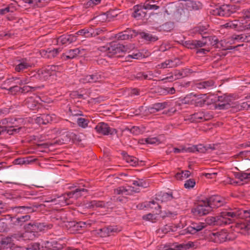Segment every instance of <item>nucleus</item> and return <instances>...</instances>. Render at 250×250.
I'll return each mask as SVG.
<instances>
[{"instance_id":"obj_27","label":"nucleus","mask_w":250,"mask_h":250,"mask_svg":"<svg viewBox=\"0 0 250 250\" xmlns=\"http://www.w3.org/2000/svg\"><path fill=\"white\" fill-rule=\"evenodd\" d=\"M37 237V233L35 231L26 229V231L22 234L20 237H19L18 240H20L21 239H22L23 240H33Z\"/></svg>"},{"instance_id":"obj_25","label":"nucleus","mask_w":250,"mask_h":250,"mask_svg":"<svg viewBox=\"0 0 250 250\" xmlns=\"http://www.w3.org/2000/svg\"><path fill=\"white\" fill-rule=\"evenodd\" d=\"M42 250H60L61 249V246L58 244L55 241L51 242L46 241L44 244V246H42V248H44Z\"/></svg>"},{"instance_id":"obj_42","label":"nucleus","mask_w":250,"mask_h":250,"mask_svg":"<svg viewBox=\"0 0 250 250\" xmlns=\"http://www.w3.org/2000/svg\"><path fill=\"white\" fill-rule=\"evenodd\" d=\"M42 248L39 243H32L26 248L20 247L19 250H40Z\"/></svg>"},{"instance_id":"obj_10","label":"nucleus","mask_w":250,"mask_h":250,"mask_svg":"<svg viewBox=\"0 0 250 250\" xmlns=\"http://www.w3.org/2000/svg\"><path fill=\"white\" fill-rule=\"evenodd\" d=\"M85 49L75 48L70 49L62 55V59L64 61H67L69 59H73L78 56H83L85 55Z\"/></svg>"},{"instance_id":"obj_55","label":"nucleus","mask_w":250,"mask_h":250,"mask_svg":"<svg viewBox=\"0 0 250 250\" xmlns=\"http://www.w3.org/2000/svg\"><path fill=\"white\" fill-rule=\"evenodd\" d=\"M33 6L36 7H42L45 5V0H33Z\"/></svg>"},{"instance_id":"obj_26","label":"nucleus","mask_w":250,"mask_h":250,"mask_svg":"<svg viewBox=\"0 0 250 250\" xmlns=\"http://www.w3.org/2000/svg\"><path fill=\"white\" fill-rule=\"evenodd\" d=\"M14 237L17 238V236H7L3 237L1 236V249L3 248H11L13 245V239L12 238Z\"/></svg>"},{"instance_id":"obj_35","label":"nucleus","mask_w":250,"mask_h":250,"mask_svg":"<svg viewBox=\"0 0 250 250\" xmlns=\"http://www.w3.org/2000/svg\"><path fill=\"white\" fill-rule=\"evenodd\" d=\"M24 104L27 108L31 110H35L38 108L37 102L32 97L26 99Z\"/></svg>"},{"instance_id":"obj_57","label":"nucleus","mask_w":250,"mask_h":250,"mask_svg":"<svg viewBox=\"0 0 250 250\" xmlns=\"http://www.w3.org/2000/svg\"><path fill=\"white\" fill-rule=\"evenodd\" d=\"M60 50L58 48L50 50L48 49V54L47 56L48 58H52L56 57L59 53Z\"/></svg>"},{"instance_id":"obj_7","label":"nucleus","mask_w":250,"mask_h":250,"mask_svg":"<svg viewBox=\"0 0 250 250\" xmlns=\"http://www.w3.org/2000/svg\"><path fill=\"white\" fill-rule=\"evenodd\" d=\"M181 44L188 49H196V48H201L205 46L208 42L206 41L200 40H188L182 41Z\"/></svg>"},{"instance_id":"obj_13","label":"nucleus","mask_w":250,"mask_h":250,"mask_svg":"<svg viewBox=\"0 0 250 250\" xmlns=\"http://www.w3.org/2000/svg\"><path fill=\"white\" fill-rule=\"evenodd\" d=\"M235 230L244 234H250V220L239 221L234 223Z\"/></svg>"},{"instance_id":"obj_44","label":"nucleus","mask_w":250,"mask_h":250,"mask_svg":"<svg viewBox=\"0 0 250 250\" xmlns=\"http://www.w3.org/2000/svg\"><path fill=\"white\" fill-rule=\"evenodd\" d=\"M16 10V8L13 4L8 5L6 7L0 9V14L4 15L7 13H13Z\"/></svg>"},{"instance_id":"obj_48","label":"nucleus","mask_w":250,"mask_h":250,"mask_svg":"<svg viewBox=\"0 0 250 250\" xmlns=\"http://www.w3.org/2000/svg\"><path fill=\"white\" fill-rule=\"evenodd\" d=\"M77 122L78 125L79 126L82 127L83 128H85L88 125L89 120L88 119L83 118H78L77 119Z\"/></svg>"},{"instance_id":"obj_47","label":"nucleus","mask_w":250,"mask_h":250,"mask_svg":"<svg viewBox=\"0 0 250 250\" xmlns=\"http://www.w3.org/2000/svg\"><path fill=\"white\" fill-rule=\"evenodd\" d=\"M208 26V25L207 26H198L194 28V31L201 35L205 34L207 33Z\"/></svg>"},{"instance_id":"obj_49","label":"nucleus","mask_w":250,"mask_h":250,"mask_svg":"<svg viewBox=\"0 0 250 250\" xmlns=\"http://www.w3.org/2000/svg\"><path fill=\"white\" fill-rule=\"evenodd\" d=\"M72 131L66 132L65 134L63 135L62 137L63 143L66 144L69 142L71 140V138H72Z\"/></svg>"},{"instance_id":"obj_61","label":"nucleus","mask_w":250,"mask_h":250,"mask_svg":"<svg viewBox=\"0 0 250 250\" xmlns=\"http://www.w3.org/2000/svg\"><path fill=\"white\" fill-rule=\"evenodd\" d=\"M89 225H90V223L87 224L85 222L79 221V222H77L76 228L77 230H79L80 229L85 228V227H86L87 226H89Z\"/></svg>"},{"instance_id":"obj_24","label":"nucleus","mask_w":250,"mask_h":250,"mask_svg":"<svg viewBox=\"0 0 250 250\" xmlns=\"http://www.w3.org/2000/svg\"><path fill=\"white\" fill-rule=\"evenodd\" d=\"M78 35L84 36L85 38H90L95 37L98 34V33H95L94 29L90 28L89 29H83L78 31L77 33Z\"/></svg>"},{"instance_id":"obj_31","label":"nucleus","mask_w":250,"mask_h":250,"mask_svg":"<svg viewBox=\"0 0 250 250\" xmlns=\"http://www.w3.org/2000/svg\"><path fill=\"white\" fill-rule=\"evenodd\" d=\"M108 203L103 201L93 200L86 204V207L89 208H105Z\"/></svg>"},{"instance_id":"obj_30","label":"nucleus","mask_w":250,"mask_h":250,"mask_svg":"<svg viewBox=\"0 0 250 250\" xmlns=\"http://www.w3.org/2000/svg\"><path fill=\"white\" fill-rule=\"evenodd\" d=\"M36 121L40 124L46 125L52 121V118L49 114H43L37 117Z\"/></svg>"},{"instance_id":"obj_17","label":"nucleus","mask_w":250,"mask_h":250,"mask_svg":"<svg viewBox=\"0 0 250 250\" xmlns=\"http://www.w3.org/2000/svg\"><path fill=\"white\" fill-rule=\"evenodd\" d=\"M160 199L158 197H155V200H152L150 201H146L140 204L141 208H150L155 209H160L161 206L159 205V203L157 202Z\"/></svg>"},{"instance_id":"obj_51","label":"nucleus","mask_w":250,"mask_h":250,"mask_svg":"<svg viewBox=\"0 0 250 250\" xmlns=\"http://www.w3.org/2000/svg\"><path fill=\"white\" fill-rule=\"evenodd\" d=\"M21 87L18 85H13V84L11 86L9 87V88L8 89V90L9 91V92L11 94L15 95L18 92L21 93Z\"/></svg>"},{"instance_id":"obj_63","label":"nucleus","mask_w":250,"mask_h":250,"mask_svg":"<svg viewBox=\"0 0 250 250\" xmlns=\"http://www.w3.org/2000/svg\"><path fill=\"white\" fill-rule=\"evenodd\" d=\"M58 198L59 199L58 200V203H55V204H60L61 206H63V204H69L68 202H67V199L65 197H58Z\"/></svg>"},{"instance_id":"obj_43","label":"nucleus","mask_w":250,"mask_h":250,"mask_svg":"<svg viewBox=\"0 0 250 250\" xmlns=\"http://www.w3.org/2000/svg\"><path fill=\"white\" fill-rule=\"evenodd\" d=\"M40 88V86H30L28 85H24L22 87H21V93L22 94H25L29 92L35 91Z\"/></svg>"},{"instance_id":"obj_5","label":"nucleus","mask_w":250,"mask_h":250,"mask_svg":"<svg viewBox=\"0 0 250 250\" xmlns=\"http://www.w3.org/2000/svg\"><path fill=\"white\" fill-rule=\"evenodd\" d=\"M106 50L109 57H111L118 53L126 52L127 48L123 44H121L116 42H113L106 47Z\"/></svg>"},{"instance_id":"obj_60","label":"nucleus","mask_w":250,"mask_h":250,"mask_svg":"<svg viewBox=\"0 0 250 250\" xmlns=\"http://www.w3.org/2000/svg\"><path fill=\"white\" fill-rule=\"evenodd\" d=\"M108 233L117 232L121 231V229L115 226H110L107 228Z\"/></svg>"},{"instance_id":"obj_45","label":"nucleus","mask_w":250,"mask_h":250,"mask_svg":"<svg viewBox=\"0 0 250 250\" xmlns=\"http://www.w3.org/2000/svg\"><path fill=\"white\" fill-rule=\"evenodd\" d=\"M183 77L182 73L176 71L174 73V75H171L169 76H167L165 78L163 79L162 80H168L169 81H173L177 79H180Z\"/></svg>"},{"instance_id":"obj_41","label":"nucleus","mask_w":250,"mask_h":250,"mask_svg":"<svg viewBox=\"0 0 250 250\" xmlns=\"http://www.w3.org/2000/svg\"><path fill=\"white\" fill-rule=\"evenodd\" d=\"M140 35L143 39L148 41L155 42L158 39L157 37L155 36H152L151 34L149 33L141 32L140 33Z\"/></svg>"},{"instance_id":"obj_50","label":"nucleus","mask_w":250,"mask_h":250,"mask_svg":"<svg viewBox=\"0 0 250 250\" xmlns=\"http://www.w3.org/2000/svg\"><path fill=\"white\" fill-rule=\"evenodd\" d=\"M215 237H216V239H218V240H219L220 242H224L226 241L227 238V235L226 233L221 232H217L215 233H213Z\"/></svg>"},{"instance_id":"obj_34","label":"nucleus","mask_w":250,"mask_h":250,"mask_svg":"<svg viewBox=\"0 0 250 250\" xmlns=\"http://www.w3.org/2000/svg\"><path fill=\"white\" fill-rule=\"evenodd\" d=\"M231 39L234 41L248 42L250 41V35L246 34L233 35L231 36Z\"/></svg>"},{"instance_id":"obj_14","label":"nucleus","mask_w":250,"mask_h":250,"mask_svg":"<svg viewBox=\"0 0 250 250\" xmlns=\"http://www.w3.org/2000/svg\"><path fill=\"white\" fill-rule=\"evenodd\" d=\"M132 16L138 20H142L146 15L147 11L143 5H136L133 7Z\"/></svg>"},{"instance_id":"obj_23","label":"nucleus","mask_w":250,"mask_h":250,"mask_svg":"<svg viewBox=\"0 0 250 250\" xmlns=\"http://www.w3.org/2000/svg\"><path fill=\"white\" fill-rule=\"evenodd\" d=\"M185 8L189 11L198 10L201 8V4L199 2L191 0H186Z\"/></svg>"},{"instance_id":"obj_11","label":"nucleus","mask_w":250,"mask_h":250,"mask_svg":"<svg viewBox=\"0 0 250 250\" xmlns=\"http://www.w3.org/2000/svg\"><path fill=\"white\" fill-rule=\"evenodd\" d=\"M138 33L131 28H127L126 30L122 31L115 36L116 39L118 41L127 40L135 37Z\"/></svg>"},{"instance_id":"obj_18","label":"nucleus","mask_w":250,"mask_h":250,"mask_svg":"<svg viewBox=\"0 0 250 250\" xmlns=\"http://www.w3.org/2000/svg\"><path fill=\"white\" fill-rule=\"evenodd\" d=\"M206 200L208 202L211 208H218L222 206L224 202V199L218 195L212 196Z\"/></svg>"},{"instance_id":"obj_39","label":"nucleus","mask_w":250,"mask_h":250,"mask_svg":"<svg viewBox=\"0 0 250 250\" xmlns=\"http://www.w3.org/2000/svg\"><path fill=\"white\" fill-rule=\"evenodd\" d=\"M196 247V245L194 242L189 241L185 243L181 244L177 246L178 250H188L191 248Z\"/></svg>"},{"instance_id":"obj_29","label":"nucleus","mask_w":250,"mask_h":250,"mask_svg":"<svg viewBox=\"0 0 250 250\" xmlns=\"http://www.w3.org/2000/svg\"><path fill=\"white\" fill-rule=\"evenodd\" d=\"M215 82L212 80L203 81L196 84V86L198 89H209L214 85Z\"/></svg>"},{"instance_id":"obj_38","label":"nucleus","mask_w":250,"mask_h":250,"mask_svg":"<svg viewBox=\"0 0 250 250\" xmlns=\"http://www.w3.org/2000/svg\"><path fill=\"white\" fill-rule=\"evenodd\" d=\"M155 1L153 0H147L144 3L143 5L146 10H154L159 8V6L154 4Z\"/></svg>"},{"instance_id":"obj_16","label":"nucleus","mask_w":250,"mask_h":250,"mask_svg":"<svg viewBox=\"0 0 250 250\" xmlns=\"http://www.w3.org/2000/svg\"><path fill=\"white\" fill-rule=\"evenodd\" d=\"M180 60L177 58L173 60H167L165 62L159 64L157 65L158 68L165 69L167 68H173L178 65Z\"/></svg>"},{"instance_id":"obj_64","label":"nucleus","mask_w":250,"mask_h":250,"mask_svg":"<svg viewBox=\"0 0 250 250\" xmlns=\"http://www.w3.org/2000/svg\"><path fill=\"white\" fill-rule=\"evenodd\" d=\"M145 142L147 144H154L158 142V140L156 138H148L145 139Z\"/></svg>"},{"instance_id":"obj_32","label":"nucleus","mask_w":250,"mask_h":250,"mask_svg":"<svg viewBox=\"0 0 250 250\" xmlns=\"http://www.w3.org/2000/svg\"><path fill=\"white\" fill-rule=\"evenodd\" d=\"M30 67L31 65L26 62V59H23L20 61V62L18 65H16L15 70L16 71L20 72Z\"/></svg>"},{"instance_id":"obj_58","label":"nucleus","mask_w":250,"mask_h":250,"mask_svg":"<svg viewBox=\"0 0 250 250\" xmlns=\"http://www.w3.org/2000/svg\"><path fill=\"white\" fill-rule=\"evenodd\" d=\"M128 190L124 187H120L114 189V193L117 195L123 194Z\"/></svg>"},{"instance_id":"obj_20","label":"nucleus","mask_w":250,"mask_h":250,"mask_svg":"<svg viewBox=\"0 0 250 250\" xmlns=\"http://www.w3.org/2000/svg\"><path fill=\"white\" fill-rule=\"evenodd\" d=\"M77 40V37L74 35H63L58 38V41L62 44H70Z\"/></svg>"},{"instance_id":"obj_8","label":"nucleus","mask_w":250,"mask_h":250,"mask_svg":"<svg viewBox=\"0 0 250 250\" xmlns=\"http://www.w3.org/2000/svg\"><path fill=\"white\" fill-rule=\"evenodd\" d=\"M211 210V208L207 200L199 202L196 208H195L194 213L202 216L208 214Z\"/></svg>"},{"instance_id":"obj_56","label":"nucleus","mask_w":250,"mask_h":250,"mask_svg":"<svg viewBox=\"0 0 250 250\" xmlns=\"http://www.w3.org/2000/svg\"><path fill=\"white\" fill-rule=\"evenodd\" d=\"M195 181L194 179H190L186 181L184 184V187L186 188H190L194 187Z\"/></svg>"},{"instance_id":"obj_2","label":"nucleus","mask_w":250,"mask_h":250,"mask_svg":"<svg viewBox=\"0 0 250 250\" xmlns=\"http://www.w3.org/2000/svg\"><path fill=\"white\" fill-rule=\"evenodd\" d=\"M213 118V112L211 111H200L189 116L188 120L191 122H203L211 120Z\"/></svg>"},{"instance_id":"obj_4","label":"nucleus","mask_w":250,"mask_h":250,"mask_svg":"<svg viewBox=\"0 0 250 250\" xmlns=\"http://www.w3.org/2000/svg\"><path fill=\"white\" fill-rule=\"evenodd\" d=\"M52 226L51 224L44 222H36L27 224L25 229L37 233L38 232L45 231L48 229H51Z\"/></svg>"},{"instance_id":"obj_52","label":"nucleus","mask_w":250,"mask_h":250,"mask_svg":"<svg viewBox=\"0 0 250 250\" xmlns=\"http://www.w3.org/2000/svg\"><path fill=\"white\" fill-rule=\"evenodd\" d=\"M160 214H161L160 217L162 218L165 217H173L176 216L177 213L176 212H172L171 211H168L167 212L165 211V212H163L162 211L160 210Z\"/></svg>"},{"instance_id":"obj_46","label":"nucleus","mask_w":250,"mask_h":250,"mask_svg":"<svg viewBox=\"0 0 250 250\" xmlns=\"http://www.w3.org/2000/svg\"><path fill=\"white\" fill-rule=\"evenodd\" d=\"M133 77L135 79L139 80H151L150 77H148V75H146L143 72L137 73L136 75H134Z\"/></svg>"},{"instance_id":"obj_9","label":"nucleus","mask_w":250,"mask_h":250,"mask_svg":"<svg viewBox=\"0 0 250 250\" xmlns=\"http://www.w3.org/2000/svg\"><path fill=\"white\" fill-rule=\"evenodd\" d=\"M95 129L97 132L104 135H113L117 132L116 129L110 128L107 124L104 122L98 123Z\"/></svg>"},{"instance_id":"obj_3","label":"nucleus","mask_w":250,"mask_h":250,"mask_svg":"<svg viewBox=\"0 0 250 250\" xmlns=\"http://www.w3.org/2000/svg\"><path fill=\"white\" fill-rule=\"evenodd\" d=\"M239 8L233 5L225 4L213 10V14L223 17H229L237 12Z\"/></svg>"},{"instance_id":"obj_37","label":"nucleus","mask_w":250,"mask_h":250,"mask_svg":"<svg viewBox=\"0 0 250 250\" xmlns=\"http://www.w3.org/2000/svg\"><path fill=\"white\" fill-rule=\"evenodd\" d=\"M18 208L22 209L23 211L27 214H29V213H31L33 211V209L32 208L29 207H25V206H20L17 207ZM31 216L29 214H27L25 215H21L19 214V215L16 218V219H29Z\"/></svg>"},{"instance_id":"obj_36","label":"nucleus","mask_w":250,"mask_h":250,"mask_svg":"<svg viewBox=\"0 0 250 250\" xmlns=\"http://www.w3.org/2000/svg\"><path fill=\"white\" fill-rule=\"evenodd\" d=\"M167 105V103H157L154 104L149 108L151 112H154L155 111H159L161 110L164 109Z\"/></svg>"},{"instance_id":"obj_12","label":"nucleus","mask_w":250,"mask_h":250,"mask_svg":"<svg viewBox=\"0 0 250 250\" xmlns=\"http://www.w3.org/2000/svg\"><path fill=\"white\" fill-rule=\"evenodd\" d=\"M217 101L215 103V108L219 109H228L230 107V99L226 95L218 96Z\"/></svg>"},{"instance_id":"obj_28","label":"nucleus","mask_w":250,"mask_h":250,"mask_svg":"<svg viewBox=\"0 0 250 250\" xmlns=\"http://www.w3.org/2000/svg\"><path fill=\"white\" fill-rule=\"evenodd\" d=\"M122 154L124 160H125L127 163L129 164L130 166L135 167L138 165L139 161L138 158L132 156H130L126 152H123Z\"/></svg>"},{"instance_id":"obj_15","label":"nucleus","mask_w":250,"mask_h":250,"mask_svg":"<svg viewBox=\"0 0 250 250\" xmlns=\"http://www.w3.org/2000/svg\"><path fill=\"white\" fill-rule=\"evenodd\" d=\"M59 68V66L57 65H48L40 71L39 75H43V77L44 78L51 76L54 75L56 71H58Z\"/></svg>"},{"instance_id":"obj_62","label":"nucleus","mask_w":250,"mask_h":250,"mask_svg":"<svg viewBox=\"0 0 250 250\" xmlns=\"http://www.w3.org/2000/svg\"><path fill=\"white\" fill-rule=\"evenodd\" d=\"M162 29L165 31H170L172 29V25L170 23H166L162 25Z\"/></svg>"},{"instance_id":"obj_54","label":"nucleus","mask_w":250,"mask_h":250,"mask_svg":"<svg viewBox=\"0 0 250 250\" xmlns=\"http://www.w3.org/2000/svg\"><path fill=\"white\" fill-rule=\"evenodd\" d=\"M76 224L77 222L74 220H72L70 221H67L65 226H66L68 229H72L73 230H77V229L76 228Z\"/></svg>"},{"instance_id":"obj_59","label":"nucleus","mask_w":250,"mask_h":250,"mask_svg":"<svg viewBox=\"0 0 250 250\" xmlns=\"http://www.w3.org/2000/svg\"><path fill=\"white\" fill-rule=\"evenodd\" d=\"M142 54L140 53H133L132 55H127L126 58V61H129L131 59H139L141 58Z\"/></svg>"},{"instance_id":"obj_22","label":"nucleus","mask_w":250,"mask_h":250,"mask_svg":"<svg viewBox=\"0 0 250 250\" xmlns=\"http://www.w3.org/2000/svg\"><path fill=\"white\" fill-rule=\"evenodd\" d=\"M3 128L5 129H4V132H6L10 135H14L19 133L21 130L24 128L21 126L17 125H5L3 126Z\"/></svg>"},{"instance_id":"obj_6","label":"nucleus","mask_w":250,"mask_h":250,"mask_svg":"<svg viewBox=\"0 0 250 250\" xmlns=\"http://www.w3.org/2000/svg\"><path fill=\"white\" fill-rule=\"evenodd\" d=\"M242 213L245 214V218H250V209L242 210L239 209L234 211L225 210L220 213V216L223 219H227V217H237L240 216Z\"/></svg>"},{"instance_id":"obj_40","label":"nucleus","mask_w":250,"mask_h":250,"mask_svg":"<svg viewBox=\"0 0 250 250\" xmlns=\"http://www.w3.org/2000/svg\"><path fill=\"white\" fill-rule=\"evenodd\" d=\"M81 192H87V190L83 188H76L74 191L67 193V195L69 198H73L74 196H75V198H78L82 195L81 194Z\"/></svg>"},{"instance_id":"obj_21","label":"nucleus","mask_w":250,"mask_h":250,"mask_svg":"<svg viewBox=\"0 0 250 250\" xmlns=\"http://www.w3.org/2000/svg\"><path fill=\"white\" fill-rule=\"evenodd\" d=\"M226 28L233 29L237 31L241 30L242 23L239 21L235 20L230 21L223 25Z\"/></svg>"},{"instance_id":"obj_19","label":"nucleus","mask_w":250,"mask_h":250,"mask_svg":"<svg viewBox=\"0 0 250 250\" xmlns=\"http://www.w3.org/2000/svg\"><path fill=\"white\" fill-rule=\"evenodd\" d=\"M102 79V75L98 73L92 75H86L81 79V82L83 83H92L98 82Z\"/></svg>"},{"instance_id":"obj_53","label":"nucleus","mask_w":250,"mask_h":250,"mask_svg":"<svg viewBox=\"0 0 250 250\" xmlns=\"http://www.w3.org/2000/svg\"><path fill=\"white\" fill-rule=\"evenodd\" d=\"M173 198L172 193H164L161 196L162 202L170 201Z\"/></svg>"},{"instance_id":"obj_1","label":"nucleus","mask_w":250,"mask_h":250,"mask_svg":"<svg viewBox=\"0 0 250 250\" xmlns=\"http://www.w3.org/2000/svg\"><path fill=\"white\" fill-rule=\"evenodd\" d=\"M218 220H205V222H199V223H192V226H189L187 229L181 232V234H195L201 231L206 228L207 225L214 226L217 224Z\"/></svg>"},{"instance_id":"obj_33","label":"nucleus","mask_w":250,"mask_h":250,"mask_svg":"<svg viewBox=\"0 0 250 250\" xmlns=\"http://www.w3.org/2000/svg\"><path fill=\"white\" fill-rule=\"evenodd\" d=\"M203 41H206L208 42V41L215 48H220L219 45H222L219 40L215 36H203Z\"/></svg>"}]
</instances>
